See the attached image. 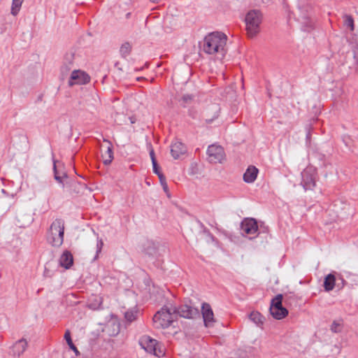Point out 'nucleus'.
Segmentation results:
<instances>
[{
	"mask_svg": "<svg viewBox=\"0 0 358 358\" xmlns=\"http://www.w3.org/2000/svg\"><path fill=\"white\" fill-rule=\"evenodd\" d=\"M27 343L24 339H20L15 342L12 347V352L14 356H20L26 350Z\"/></svg>",
	"mask_w": 358,
	"mask_h": 358,
	"instance_id": "obj_16",
	"label": "nucleus"
},
{
	"mask_svg": "<svg viewBox=\"0 0 358 358\" xmlns=\"http://www.w3.org/2000/svg\"><path fill=\"white\" fill-rule=\"evenodd\" d=\"M220 112V107L217 103L208 106L203 112V117L207 123H211L217 118Z\"/></svg>",
	"mask_w": 358,
	"mask_h": 358,
	"instance_id": "obj_11",
	"label": "nucleus"
},
{
	"mask_svg": "<svg viewBox=\"0 0 358 358\" xmlns=\"http://www.w3.org/2000/svg\"><path fill=\"white\" fill-rule=\"evenodd\" d=\"M282 294H278L274 299L271 300L270 310H275V309H279V308L282 307Z\"/></svg>",
	"mask_w": 358,
	"mask_h": 358,
	"instance_id": "obj_23",
	"label": "nucleus"
},
{
	"mask_svg": "<svg viewBox=\"0 0 358 358\" xmlns=\"http://www.w3.org/2000/svg\"><path fill=\"white\" fill-rule=\"evenodd\" d=\"M176 317L172 308L163 307L153 317V324L157 329H165L171 325Z\"/></svg>",
	"mask_w": 358,
	"mask_h": 358,
	"instance_id": "obj_4",
	"label": "nucleus"
},
{
	"mask_svg": "<svg viewBox=\"0 0 358 358\" xmlns=\"http://www.w3.org/2000/svg\"><path fill=\"white\" fill-rule=\"evenodd\" d=\"M152 168H153V172L159 177V175H163V173L159 171V167L157 164V162H152Z\"/></svg>",
	"mask_w": 358,
	"mask_h": 358,
	"instance_id": "obj_35",
	"label": "nucleus"
},
{
	"mask_svg": "<svg viewBox=\"0 0 358 358\" xmlns=\"http://www.w3.org/2000/svg\"><path fill=\"white\" fill-rule=\"evenodd\" d=\"M89 79L88 76L83 71L73 70L69 80V84L71 86L76 84L81 85L87 83Z\"/></svg>",
	"mask_w": 358,
	"mask_h": 358,
	"instance_id": "obj_12",
	"label": "nucleus"
},
{
	"mask_svg": "<svg viewBox=\"0 0 358 358\" xmlns=\"http://www.w3.org/2000/svg\"><path fill=\"white\" fill-rule=\"evenodd\" d=\"M103 243L101 239H98L97 240V243H96V256L95 257V258L97 257L98 256V254L99 252H101V250H102V248H103Z\"/></svg>",
	"mask_w": 358,
	"mask_h": 358,
	"instance_id": "obj_36",
	"label": "nucleus"
},
{
	"mask_svg": "<svg viewBox=\"0 0 358 358\" xmlns=\"http://www.w3.org/2000/svg\"><path fill=\"white\" fill-rule=\"evenodd\" d=\"M148 244V248H145V252L148 255H152L155 252V247L153 243L152 242H147Z\"/></svg>",
	"mask_w": 358,
	"mask_h": 358,
	"instance_id": "obj_31",
	"label": "nucleus"
},
{
	"mask_svg": "<svg viewBox=\"0 0 358 358\" xmlns=\"http://www.w3.org/2000/svg\"><path fill=\"white\" fill-rule=\"evenodd\" d=\"M131 50V45L129 43L126 42L122 45L120 47V54L123 57H126L130 54V52Z\"/></svg>",
	"mask_w": 358,
	"mask_h": 358,
	"instance_id": "obj_29",
	"label": "nucleus"
},
{
	"mask_svg": "<svg viewBox=\"0 0 358 358\" xmlns=\"http://www.w3.org/2000/svg\"><path fill=\"white\" fill-rule=\"evenodd\" d=\"M270 313L275 319L281 320L287 315L288 310L284 307H280L279 309L270 310Z\"/></svg>",
	"mask_w": 358,
	"mask_h": 358,
	"instance_id": "obj_22",
	"label": "nucleus"
},
{
	"mask_svg": "<svg viewBox=\"0 0 358 358\" xmlns=\"http://www.w3.org/2000/svg\"><path fill=\"white\" fill-rule=\"evenodd\" d=\"M141 79H143V78H137L138 80H141Z\"/></svg>",
	"mask_w": 358,
	"mask_h": 358,
	"instance_id": "obj_42",
	"label": "nucleus"
},
{
	"mask_svg": "<svg viewBox=\"0 0 358 358\" xmlns=\"http://www.w3.org/2000/svg\"><path fill=\"white\" fill-rule=\"evenodd\" d=\"M73 55L67 54L65 56L64 64L61 68L63 73H67L70 70L72 69L73 66Z\"/></svg>",
	"mask_w": 358,
	"mask_h": 358,
	"instance_id": "obj_20",
	"label": "nucleus"
},
{
	"mask_svg": "<svg viewBox=\"0 0 358 358\" xmlns=\"http://www.w3.org/2000/svg\"><path fill=\"white\" fill-rule=\"evenodd\" d=\"M331 330L335 333L340 332L341 330L340 324L336 322H334L331 326Z\"/></svg>",
	"mask_w": 358,
	"mask_h": 358,
	"instance_id": "obj_34",
	"label": "nucleus"
},
{
	"mask_svg": "<svg viewBox=\"0 0 358 358\" xmlns=\"http://www.w3.org/2000/svg\"><path fill=\"white\" fill-rule=\"evenodd\" d=\"M64 221L56 219L51 224L47 234V241L53 247L59 248L64 242Z\"/></svg>",
	"mask_w": 358,
	"mask_h": 358,
	"instance_id": "obj_2",
	"label": "nucleus"
},
{
	"mask_svg": "<svg viewBox=\"0 0 358 358\" xmlns=\"http://www.w3.org/2000/svg\"><path fill=\"white\" fill-rule=\"evenodd\" d=\"M257 1V3H268L270 0H256Z\"/></svg>",
	"mask_w": 358,
	"mask_h": 358,
	"instance_id": "obj_39",
	"label": "nucleus"
},
{
	"mask_svg": "<svg viewBox=\"0 0 358 358\" xmlns=\"http://www.w3.org/2000/svg\"><path fill=\"white\" fill-rule=\"evenodd\" d=\"M208 160L210 163H222L226 159L224 148L218 145H209L207 150Z\"/></svg>",
	"mask_w": 358,
	"mask_h": 358,
	"instance_id": "obj_7",
	"label": "nucleus"
},
{
	"mask_svg": "<svg viewBox=\"0 0 358 358\" xmlns=\"http://www.w3.org/2000/svg\"><path fill=\"white\" fill-rule=\"evenodd\" d=\"M297 20L305 31H310L313 29L314 21L311 17V8L309 6H299L296 13Z\"/></svg>",
	"mask_w": 358,
	"mask_h": 358,
	"instance_id": "obj_6",
	"label": "nucleus"
},
{
	"mask_svg": "<svg viewBox=\"0 0 358 358\" xmlns=\"http://www.w3.org/2000/svg\"><path fill=\"white\" fill-rule=\"evenodd\" d=\"M262 15L259 10H252L245 16L246 31L249 37L255 36L260 31Z\"/></svg>",
	"mask_w": 358,
	"mask_h": 358,
	"instance_id": "obj_3",
	"label": "nucleus"
},
{
	"mask_svg": "<svg viewBox=\"0 0 358 358\" xmlns=\"http://www.w3.org/2000/svg\"><path fill=\"white\" fill-rule=\"evenodd\" d=\"M241 229L243 234L252 235L258 230L257 221L253 218H245L241 224Z\"/></svg>",
	"mask_w": 358,
	"mask_h": 358,
	"instance_id": "obj_10",
	"label": "nucleus"
},
{
	"mask_svg": "<svg viewBox=\"0 0 358 358\" xmlns=\"http://www.w3.org/2000/svg\"><path fill=\"white\" fill-rule=\"evenodd\" d=\"M57 166H59L60 169V176L64 177V178H69L67 173L64 171V165L59 162V161H57Z\"/></svg>",
	"mask_w": 358,
	"mask_h": 358,
	"instance_id": "obj_33",
	"label": "nucleus"
},
{
	"mask_svg": "<svg viewBox=\"0 0 358 358\" xmlns=\"http://www.w3.org/2000/svg\"><path fill=\"white\" fill-rule=\"evenodd\" d=\"M336 283V277L334 274L329 273L324 280V289L326 292H330L334 289Z\"/></svg>",
	"mask_w": 358,
	"mask_h": 358,
	"instance_id": "obj_21",
	"label": "nucleus"
},
{
	"mask_svg": "<svg viewBox=\"0 0 358 358\" xmlns=\"http://www.w3.org/2000/svg\"><path fill=\"white\" fill-rule=\"evenodd\" d=\"M174 315L178 314L180 317L192 319L199 314V310L188 305H182L178 308H172Z\"/></svg>",
	"mask_w": 358,
	"mask_h": 358,
	"instance_id": "obj_8",
	"label": "nucleus"
},
{
	"mask_svg": "<svg viewBox=\"0 0 358 358\" xmlns=\"http://www.w3.org/2000/svg\"><path fill=\"white\" fill-rule=\"evenodd\" d=\"M187 152V148L182 142L176 141L171 145V154L175 159H179Z\"/></svg>",
	"mask_w": 358,
	"mask_h": 358,
	"instance_id": "obj_13",
	"label": "nucleus"
},
{
	"mask_svg": "<svg viewBox=\"0 0 358 358\" xmlns=\"http://www.w3.org/2000/svg\"><path fill=\"white\" fill-rule=\"evenodd\" d=\"M182 99L185 103H188L192 100V96L186 94L182 96Z\"/></svg>",
	"mask_w": 358,
	"mask_h": 358,
	"instance_id": "obj_38",
	"label": "nucleus"
},
{
	"mask_svg": "<svg viewBox=\"0 0 358 358\" xmlns=\"http://www.w3.org/2000/svg\"><path fill=\"white\" fill-rule=\"evenodd\" d=\"M64 339L66 340L69 348L71 350H73L77 355H79V351L78 350L77 348L73 343V341H72V339L71 337V332L69 330L66 331V332L64 334Z\"/></svg>",
	"mask_w": 358,
	"mask_h": 358,
	"instance_id": "obj_28",
	"label": "nucleus"
},
{
	"mask_svg": "<svg viewBox=\"0 0 358 358\" xmlns=\"http://www.w3.org/2000/svg\"><path fill=\"white\" fill-rule=\"evenodd\" d=\"M227 36L219 31L208 34L203 39L202 50L208 55H218L223 57L226 54Z\"/></svg>",
	"mask_w": 358,
	"mask_h": 358,
	"instance_id": "obj_1",
	"label": "nucleus"
},
{
	"mask_svg": "<svg viewBox=\"0 0 358 358\" xmlns=\"http://www.w3.org/2000/svg\"><path fill=\"white\" fill-rule=\"evenodd\" d=\"M138 315V311L136 308H132L131 310H127L124 313V317L127 321L131 322L136 320Z\"/></svg>",
	"mask_w": 358,
	"mask_h": 358,
	"instance_id": "obj_26",
	"label": "nucleus"
},
{
	"mask_svg": "<svg viewBox=\"0 0 358 358\" xmlns=\"http://www.w3.org/2000/svg\"><path fill=\"white\" fill-rule=\"evenodd\" d=\"M150 157L151 158L152 162H157L156 157H155V151H154L153 148H152V146L150 145Z\"/></svg>",
	"mask_w": 358,
	"mask_h": 358,
	"instance_id": "obj_37",
	"label": "nucleus"
},
{
	"mask_svg": "<svg viewBox=\"0 0 358 358\" xmlns=\"http://www.w3.org/2000/svg\"><path fill=\"white\" fill-rule=\"evenodd\" d=\"M250 319L259 326L263 324L264 321V316L259 312L255 311L250 313Z\"/></svg>",
	"mask_w": 358,
	"mask_h": 358,
	"instance_id": "obj_25",
	"label": "nucleus"
},
{
	"mask_svg": "<svg viewBox=\"0 0 358 358\" xmlns=\"http://www.w3.org/2000/svg\"><path fill=\"white\" fill-rule=\"evenodd\" d=\"M73 264V257L71 252L65 250L59 258V264L61 266L69 269Z\"/></svg>",
	"mask_w": 358,
	"mask_h": 358,
	"instance_id": "obj_15",
	"label": "nucleus"
},
{
	"mask_svg": "<svg viewBox=\"0 0 358 358\" xmlns=\"http://www.w3.org/2000/svg\"><path fill=\"white\" fill-rule=\"evenodd\" d=\"M310 132H308V133L307 134V135H306V138H307V139H309V138H310Z\"/></svg>",
	"mask_w": 358,
	"mask_h": 358,
	"instance_id": "obj_40",
	"label": "nucleus"
},
{
	"mask_svg": "<svg viewBox=\"0 0 358 358\" xmlns=\"http://www.w3.org/2000/svg\"><path fill=\"white\" fill-rule=\"evenodd\" d=\"M53 171L55 179L58 183L62 185L63 188H64L65 185L68 184L67 179L69 178H64L60 176L59 166H57V162L55 160H53Z\"/></svg>",
	"mask_w": 358,
	"mask_h": 358,
	"instance_id": "obj_18",
	"label": "nucleus"
},
{
	"mask_svg": "<svg viewBox=\"0 0 358 358\" xmlns=\"http://www.w3.org/2000/svg\"><path fill=\"white\" fill-rule=\"evenodd\" d=\"M282 294H278L274 299L271 300L270 310H275V309H279V308L282 307Z\"/></svg>",
	"mask_w": 358,
	"mask_h": 358,
	"instance_id": "obj_24",
	"label": "nucleus"
},
{
	"mask_svg": "<svg viewBox=\"0 0 358 358\" xmlns=\"http://www.w3.org/2000/svg\"><path fill=\"white\" fill-rule=\"evenodd\" d=\"M104 141L107 142L108 145L106 148V150L102 153L101 156L103 159V163L107 165L110 164L113 159V145L110 141L106 140H104Z\"/></svg>",
	"mask_w": 358,
	"mask_h": 358,
	"instance_id": "obj_19",
	"label": "nucleus"
},
{
	"mask_svg": "<svg viewBox=\"0 0 358 358\" xmlns=\"http://www.w3.org/2000/svg\"><path fill=\"white\" fill-rule=\"evenodd\" d=\"M141 347L146 352L154 355L156 357H161L165 355L164 350L157 340L150 336L144 335L141 336L138 341Z\"/></svg>",
	"mask_w": 358,
	"mask_h": 358,
	"instance_id": "obj_5",
	"label": "nucleus"
},
{
	"mask_svg": "<svg viewBox=\"0 0 358 358\" xmlns=\"http://www.w3.org/2000/svg\"><path fill=\"white\" fill-rule=\"evenodd\" d=\"M301 184L305 189H310L315 185V178L310 169H305L301 173Z\"/></svg>",
	"mask_w": 358,
	"mask_h": 358,
	"instance_id": "obj_14",
	"label": "nucleus"
},
{
	"mask_svg": "<svg viewBox=\"0 0 358 358\" xmlns=\"http://www.w3.org/2000/svg\"><path fill=\"white\" fill-rule=\"evenodd\" d=\"M153 3H157L159 0H150Z\"/></svg>",
	"mask_w": 358,
	"mask_h": 358,
	"instance_id": "obj_41",
	"label": "nucleus"
},
{
	"mask_svg": "<svg viewBox=\"0 0 358 358\" xmlns=\"http://www.w3.org/2000/svg\"><path fill=\"white\" fill-rule=\"evenodd\" d=\"M24 0H13L10 13L15 16L18 14Z\"/></svg>",
	"mask_w": 358,
	"mask_h": 358,
	"instance_id": "obj_27",
	"label": "nucleus"
},
{
	"mask_svg": "<svg viewBox=\"0 0 358 358\" xmlns=\"http://www.w3.org/2000/svg\"><path fill=\"white\" fill-rule=\"evenodd\" d=\"M258 172L259 171L255 166H249L243 174L244 181L248 183L253 182L257 178Z\"/></svg>",
	"mask_w": 358,
	"mask_h": 358,
	"instance_id": "obj_17",
	"label": "nucleus"
},
{
	"mask_svg": "<svg viewBox=\"0 0 358 358\" xmlns=\"http://www.w3.org/2000/svg\"><path fill=\"white\" fill-rule=\"evenodd\" d=\"M344 24L350 28L351 31H353L355 29L354 20L352 17L350 15H344Z\"/></svg>",
	"mask_w": 358,
	"mask_h": 358,
	"instance_id": "obj_30",
	"label": "nucleus"
},
{
	"mask_svg": "<svg viewBox=\"0 0 358 358\" xmlns=\"http://www.w3.org/2000/svg\"><path fill=\"white\" fill-rule=\"evenodd\" d=\"M159 179L160 180V183L163 187V189L165 192L168 191V185L166 181V178L164 175H159Z\"/></svg>",
	"mask_w": 358,
	"mask_h": 358,
	"instance_id": "obj_32",
	"label": "nucleus"
},
{
	"mask_svg": "<svg viewBox=\"0 0 358 358\" xmlns=\"http://www.w3.org/2000/svg\"><path fill=\"white\" fill-rule=\"evenodd\" d=\"M201 314L206 327H213L216 322L214 313L210 306L208 303H203L201 306Z\"/></svg>",
	"mask_w": 358,
	"mask_h": 358,
	"instance_id": "obj_9",
	"label": "nucleus"
}]
</instances>
